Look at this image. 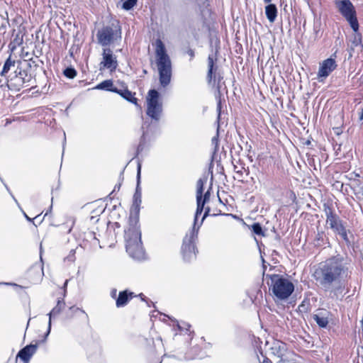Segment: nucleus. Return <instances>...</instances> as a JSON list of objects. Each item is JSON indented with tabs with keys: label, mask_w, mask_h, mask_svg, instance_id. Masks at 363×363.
I'll return each instance as SVG.
<instances>
[{
	"label": "nucleus",
	"mask_w": 363,
	"mask_h": 363,
	"mask_svg": "<svg viewBox=\"0 0 363 363\" xmlns=\"http://www.w3.org/2000/svg\"><path fill=\"white\" fill-rule=\"evenodd\" d=\"M141 164L138 163L137 169V186L133 195L132 208L136 212L137 216H130L129 218V227L125 230V240L126 252L135 259L144 258L145 252L141 241V231L138 225V216L140 206L141 204V189L140 188Z\"/></svg>",
	"instance_id": "nucleus-1"
},
{
	"label": "nucleus",
	"mask_w": 363,
	"mask_h": 363,
	"mask_svg": "<svg viewBox=\"0 0 363 363\" xmlns=\"http://www.w3.org/2000/svg\"><path fill=\"white\" fill-rule=\"evenodd\" d=\"M348 267L340 255L333 256L320 262L313 272L318 285L327 291L348 277Z\"/></svg>",
	"instance_id": "nucleus-2"
},
{
	"label": "nucleus",
	"mask_w": 363,
	"mask_h": 363,
	"mask_svg": "<svg viewBox=\"0 0 363 363\" xmlns=\"http://www.w3.org/2000/svg\"><path fill=\"white\" fill-rule=\"evenodd\" d=\"M162 113V104L160 101V94L155 89H150L147 96V115L157 123ZM157 124L145 121L142 125L143 134L136 150V155L145 150L148 143L155 138Z\"/></svg>",
	"instance_id": "nucleus-3"
},
{
	"label": "nucleus",
	"mask_w": 363,
	"mask_h": 363,
	"mask_svg": "<svg viewBox=\"0 0 363 363\" xmlns=\"http://www.w3.org/2000/svg\"><path fill=\"white\" fill-rule=\"evenodd\" d=\"M269 291L275 301H284L294 291V284L282 275L273 274L266 275Z\"/></svg>",
	"instance_id": "nucleus-4"
},
{
	"label": "nucleus",
	"mask_w": 363,
	"mask_h": 363,
	"mask_svg": "<svg viewBox=\"0 0 363 363\" xmlns=\"http://www.w3.org/2000/svg\"><path fill=\"white\" fill-rule=\"evenodd\" d=\"M156 64L159 72V80L162 86H167L171 81L172 62L164 44L161 39L155 40Z\"/></svg>",
	"instance_id": "nucleus-5"
},
{
	"label": "nucleus",
	"mask_w": 363,
	"mask_h": 363,
	"mask_svg": "<svg viewBox=\"0 0 363 363\" xmlns=\"http://www.w3.org/2000/svg\"><path fill=\"white\" fill-rule=\"evenodd\" d=\"M17 63L18 65L15 72L8 79V86L10 89L19 91L21 88L30 85L33 76L28 71L30 67L29 63L25 62L23 65L20 61H18Z\"/></svg>",
	"instance_id": "nucleus-6"
},
{
	"label": "nucleus",
	"mask_w": 363,
	"mask_h": 363,
	"mask_svg": "<svg viewBox=\"0 0 363 363\" xmlns=\"http://www.w3.org/2000/svg\"><path fill=\"white\" fill-rule=\"evenodd\" d=\"M199 230V226L195 227L194 225L183 240L181 251L185 262H189L196 259L198 251L195 242L198 238Z\"/></svg>",
	"instance_id": "nucleus-7"
},
{
	"label": "nucleus",
	"mask_w": 363,
	"mask_h": 363,
	"mask_svg": "<svg viewBox=\"0 0 363 363\" xmlns=\"http://www.w3.org/2000/svg\"><path fill=\"white\" fill-rule=\"evenodd\" d=\"M96 38L100 45L107 47L121 38V27L118 25L104 26L97 31Z\"/></svg>",
	"instance_id": "nucleus-8"
},
{
	"label": "nucleus",
	"mask_w": 363,
	"mask_h": 363,
	"mask_svg": "<svg viewBox=\"0 0 363 363\" xmlns=\"http://www.w3.org/2000/svg\"><path fill=\"white\" fill-rule=\"evenodd\" d=\"M335 4L341 15L349 22L354 32L359 29L355 9L350 0H335Z\"/></svg>",
	"instance_id": "nucleus-9"
},
{
	"label": "nucleus",
	"mask_w": 363,
	"mask_h": 363,
	"mask_svg": "<svg viewBox=\"0 0 363 363\" xmlns=\"http://www.w3.org/2000/svg\"><path fill=\"white\" fill-rule=\"evenodd\" d=\"M324 211L326 216V223L330 228L340 235L346 242H349L347 230L339 216L333 212L330 206L325 204L324 205Z\"/></svg>",
	"instance_id": "nucleus-10"
},
{
	"label": "nucleus",
	"mask_w": 363,
	"mask_h": 363,
	"mask_svg": "<svg viewBox=\"0 0 363 363\" xmlns=\"http://www.w3.org/2000/svg\"><path fill=\"white\" fill-rule=\"evenodd\" d=\"M216 60V58L212 55H210L208 57V74H207V78H208V82L211 83L213 80L214 81V82H216V79H218V84H217V90H218V96H216V99H217V107H216V110H217V112H218V117H217V123L218 124H219V120H220V112H221V99H220V80L223 79V77L218 74L217 76V74L214 72V71H216L217 69V66H215V63H214V61Z\"/></svg>",
	"instance_id": "nucleus-11"
},
{
	"label": "nucleus",
	"mask_w": 363,
	"mask_h": 363,
	"mask_svg": "<svg viewBox=\"0 0 363 363\" xmlns=\"http://www.w3.org/2000/svg\"><path fill=\"white\" fill-rule=\"evenodd\" d=\"M118 65L117 57L113 55V51L108 48H104L102 52V60L99 64L100 70L107 69L112 72L117 69Z\"/></svg>",
	"instance_id": "nucleus-12"
},
{
	"label": "nucleus",
	"mask_w": 363,
	"mask_h": 363,
	"mask_svg": "<svg viewBox=\"0 0 363 363\" xmlns=\"http://www.w3.org/2000/svg\"><path fill=\"white\" fill-rule=\"evenodd\" d=\"M337 65L334 58L330 57L323 60L319 67L318 72V79L319 82H322L327 78L330 74L336 69Z\"/></svg>",
	"instance_id": "nucleus-13"
},
{
	"label": "nucleus",
	"mask_w": 363,
	"mask_h": 363,
	"mask_svg": "<svg viewBox=\"0 0 363 363\" xmlns=\"http://www.w3.org/2000/svg\"><path fill=\"white\" fill-rule=\"evenodd\" d=\"M65 303L63 299L58 300L55 307H54L52 308V310L48 314V315L49 316L48 330H47L46 333L45 334L43 340L40 341V342H44L46 341V339H47L48 336L49 335L50 330H51L52 318H55V316L59 315L61 313V311H62V309L65 308Z\"/></svg>",
	"instance_id": "nucleus-14"
},
{
	"label": "nucleus",
	"mask_w": 363,
	"mask_h": 363,
	"mask_svg": "<svg viewBox=\"0 0 363 363\" xmlns=\"http://www.w3.org/2000/svg\"><path fill=\"white\" fill-rule=\"evenodd\" d=\"M38 348V343L28 345L21 349L17 357H19L24 363H28L31 357L35 353Z\"/></svg>",
	"instance_id": "nucleus-15"
},
{
	"label": "nucleus",
	"mask_w": 363,
	"mask_h": 363,
	"mask_svg": "<svg viewBox=\"0 0 363 363\" xmlns=\"http://www.w3.org/2000/svg\"><path fill=\"white\" fill-rule=\"evenodd\" d=\"M133 293H128L127 291H121L118 294V296L116 299V306L118 308L125 306L130 299L132 298Z\"/></svg>",
	"instance_id": "nucleus-16"
},
{
	"label": "nucleus",
	"mask_w": 363,
	"mask_h": 363,
	"mask_svg": "<svg viewBox=\"0 0 363 363\" xmlns=\"http://www.w3.org/2000/svg\"><path fill=\"white\" fill-rule=\"evenodd\" d=\"M277 8L274 4H268L265 6V15L270 23H274L277 16Z\"/></svg>",
	"instance_id": "nucleus-17"
},
{
	"label": "nucleus",
	"mask_w": 363,
	"mask_h": 363,
	"mask_svg": "<svg viewBox=\"0 0 363 363\" xmlns=\"http://www.w3.org/2000/svg\"><path fill=\"white\" fill-rule=\"evenodd\" d=\"M327 312H320L313 315V320L316 322L320 328H326L328 325V318L327 316Z\"/></svg>",
	"instance_id": "nucleus-18"
},
{
	"label": "nucleus",
	"mask_w": 363,
	"mask_h": 363,
	"mask_svg": "<svg viewBox=\"0 0 363 363\" xmlns=\"http://www.w3.org/2000/svg\"><path fill=\"white\" fill-rule=\"evenodd\" d=\"M118 92H116V93L119 94L120 96H121L123 99H125L128 101H129L136 106L138 105V99L135 97V93H132L130 91H129L127 89H118Z\"/></svg>",
	"instance_id": "nucleus-19"
},
{
	"label": "nucleus",
	"mask_w": 363,
	"mask_h": 363,
	"mask_svg": "<svg viewBox=\"0 0 363 363\" xmlns=\"http://www.w3.org/2000/svg\"><path fill=\"white\" fill-rule=\"evenodd\" d=\"M95 89H100V90L109 91L114 92V93L118 92V88L113 86V82L111 79H106V80L101 82V83H99V84H97L96 86Z\"/></svg>",
	"instance_id": "nucleus-20"
},
{
	"label": "nucleus",
	"mask_w": 363,
	"mask_h": 363,
	"mask_svg": "<svg viewBox=\"0 0 363 363\" xmlns=\"http://www.w3.org/2000/svg\"><path fill=\"white\" fill-rule=\"evenodd\" d=\"M205 203H206L205 201H202V197H196L197 207H196V213H195L194 223V225H195V227H196V223H197V219H198L199 216L201 215L203 211Z\"/></svg>",
	"instance_id": "nucleus-21"
},
{
	"label": "nucleus",
	"mask_w": 363,
	"mask_h": 363,
	"mask_svg": "<svg viewBox=\"0 0 363 363\" xmlns=\"http://www.w3.org/2000/svg\"><path fill=\"white\" fill-rule=\"evenodd\" d=\"M15 60H13L11 57V55L7 58L6 62H4L3 69L1 72V76H6V74L9 72L11 67L15 65Z\"/></svg>",
	"instance_id": "nucleus-22"
},
{
	"label": "nucleus",
	"mask_w": 363,
	"mask_h": 363,
	"mask_svg": "<svg viewBox=\"0 0 363 363\" xmlns=\"http://www.w3.org/2000/svg\"><path fill=\"white\" fill-rule=\"evenodd\" d=\"M325 233L323 231H318L314 239L313 244L315 247H321L325 244Z\"/></svg>",
	"instance_id": "nucleus-23"
},
{
	"label": "nucleus",
	"mask_w": 363,
	"mask_h": 363,
	"mask_svg": "<svg viewBox=\"0 0 363 363\" xmlns=\"http://www.w3.org/2000/svg\"><path fill=\"white\" fill-rule=\"evenodd\" d=\"M207 180L206 177L200 178L196 182V197H202L203 185Z\"/></svg>",
	"instance_id": "nucleus-24"
},
{
	"label": "nucleus",
	"mask_w": 363,
	"mask_h": 363,
	"mask_svg": "<svg viewBox=\"0 0 363 363\" xmlns=\"http://www.w3.org/2000/svg\"><path fill=\"white\" fill-rule=\"evenodd\" d=\"M252 230L255 235H264L262 227L259 223H255L252 225Z\"/></svg>",
	"instance_id": "nucleus-25"
},
{
	"label": "nucleus",
	"mask_w": 363,
	"mask_h": 363,
	"mask_svg": "<svg viewBox=\"0 0 363 363\" xmlns=\"http://www.w3.org/2000/svg\"><path fill=\"white\" fill-rule=\"evenodd\" d=\"M63 73H64V75H65L66 77L69 78V79H73V78H74V77H76V75H77V71L75 70V69H74V68L71 67H67V68L64 70Z\"/></svg>",
	"instance_id": "nucleus-26"
},
{
	"label": "nucleus",
	"mask_w": 363,
	"mask_h": 363,
	"mask_svg": "<svg viewBox=\"0 0 363 363\" xmlns=\"http://www.w3.org/2000/svg\"><path fill=\"white\" fill-rule=\"evenodd\" d=\"M138 0H125L123 1L122 8L126 11L130 10L137 4Z\"/></svg>",
	"instance_id": "nucleus-27"
},
{
	"label": "nucleus",
	"mask_w": 363,
	"mask_h": 363,
	"mask_svg": "<svg viewBox=\"0 0 363 363\" xmlns=\"http://www.w3.org/2000/svg\"><path fill=\"white\" fill-rule=\"evenodd\" d=\"M219 124H218L216 135L211 140L212 145L214 146V152L218 151V147Z\"/></svg>",
	"instance_id": "nucleus-28"
},
{
	"label": "nucleus",
	"mask_w": 363,
	"mask_h": 363,
	"mask_svg": "<svg viewBox=\"0 0 363 363\" xmlns=\"http://www.w3.org/2000/svg\"><path fill=\"white\" fill-rule=\"evenodd\" d=\"M74 254L75 250H72L69 252V255L65 258V260H68L69 262H74L75 259Z\"/></svg>",
	"instance_id": "nucleus-29"
},
{
	"label": "nucleus",
	"mask_w": 363,
	"mask_h": 363,
	"mask_svg": "<svg viewBox=\"0 0 363 363\" xmlns=\"http://www.w3.org/2000/svg\"><path fill=\"white\" fill-rule=\"evenodd\" d=\"M210 199V191L208 190L202 196V201H205V203L208 202Z\"/></svg>",
	"instance_id": "nucleus-30"
},
{
	"label": "nucleus",
	"mask_w": 363,
	"mask_h": 363,
	"mask_svg": "<svg viewBox=\"0 0 363 363\" xmlns=\"http://www.w3.org/2000/svg\"><path fill=\"white\" fill-rule=\"evenodd\" d=\"M209 213H210V208L209 207H207L205 210V212H204V214L203 216V218L201 219V223L200 225H199V227L201 226V225L202 224V223L203 222L204 219L209 215Z\"/></svg>",
	"instance_id": "nucleus-31"
},
{
	"label": "nucleus",
	"mask_w": 363,
	"mask_h": 363,
	"mask_svg": "<svg viewBox=\"0 0 363 363\" xmlns=\"http://www.w3.org/2000/svg\"><path fill=\"white\" fill-rule=\"evenodd\" d=\"M69 311H70L72 313H75V312H77V311H81L82 313H84V314L86 315V318L88 317V316H87V315L85 313L84 311L81 310V309H80V308H76V307H74V306H72V307H70V308H69Z\"/></svg>",
	"instance_id": "nucleus-32"
},
{
	"label": "nucleus",
	"mask_w": 363,
	"mask_h": 363,
	"mask_svg": "<svg viewBox=\"0 0 363 363\" xmlns=\"http://www.w3.org/2000/svg\"><path fill=\"white\" fill-rule=\"evenodd\" d=\"M4 186H5L6 189V190L9 191V194H10V195L11 196V197L13 198V199L14 200V201L16 203V204H17L18 206H19L18 201L16 200V199L15 198V196L12 194V193L11 192V191H10V189H9V186H8L6 184H4Z\"/></svg>",
	"instance_id": "nucleus-33"
},
{
	"label": "nucleus",
	"mask_w": 363,
	"mask_h": 363,
	"mask_svg": "<svg viewBox=\"0 0 363 363\" xmlns=\"http://www.w3.org/2000/svg\"><path fill=\"white\" fill-rule=\"evenodd\" d=\"M186 53L190 56L191 60L194 57V51L192 49H189Z\"/></svg>",
	"instance_id": "nucleus-34"
},
{
	"label": "nucleus",
	"mask_w": 363,
	"mask_h": 363,
	"mask_svg": "<svg viewBox=\"0 0 363 363\" xmlns=\"http://www.w3.org/2000/svg\"><path fill=\"white\" fill-rule=\"evenodd\" d=\"M23 213L28 221L32 222L36 226V225L33 222V219L30 218L24 211H23Z\"/></svg>",
	"instance_id": "nucleus-35"
},
{
	"label": "nucleus",
	"mask_w": 363,
	"mask_h": 363,
	"mask_svg": "<svg viewBox=\"0 0 363 363\" xmlns=\"http://www.w3.org/2000/svg\"><path fill=\"white\" fill-rule=\"evenodd\" d=\"M259 363H272V362L267 357H264L262 362L259 361Z\"/></svg>",
	"instance_id": "nucleus-36"
},
{
	"label": "nucleus",
	"mask_w": 363,
	"mask_h": 363,
	"mask_svg": "<svg viewBox=\"0 0 363 363\" xmlns=\"http://www.w3.org/2000/svg\"><path fill=\"white\" fill-rule=\"evenodd\" d=\"M116 293H117V290L113 289H112V291H111V296L112 298H116Z\"/></svg>",
	"instance_id": "nucleus-37"
},
{
	"label": "nucleus",
	"mask_w": 363,
	"mask_h": 363,
	"mask_svg": "<svg viewBox=\"0 0 363 363\" xmlns=\"http://www.w3.org/2000/svg\"><path fill=\"white\" fill-rule=\"evenodd\" d=\"M120 188H121L120 184L115 185L114 189H113V191L111 193V194H112L116 191H119Z\"/></svg>",
	"instance_id": "nucleus-38"
},
{
	"label": "nucleus",
	"mask_w": 363,
	"mask_h": 363,
	"mask_svg": "<svg viewBox=\"0 0 363 363\" xmlns=\"http://www.w3.org/2000/svg\"><path fill=\"white\" fill-rule=\"evenodd\" d=\"M4 284H6V285H12L15 287H17V288H19V289H22V286H19L16 284H12V283H4Z\"/></svg>",
	"instance_id": "nucleus-39"
},
{
	"label": "nucleus",
	"mask_w": 363,
	"mask_h": 363,
	"mask_svg": "<svg viewBox=\"0 0 363 363\" xmlns=\"http://www.w3.org/2000/svg\"><path fill=\"white\" fill-rule=\"evenodd\" d=\"M314 31L315 34V38H318L319 29L317 28V26H314Z\"/></svg>",
	"instance_id": "nucleus-40"
},
{
	"label": "nucleus",
	"mask_w": 363,
	"mask_h": 363,
	"mask_svg": "<svg viewBox=\"0 0 363 363\" xmlns=\"http://www.w3.org/2000/svg\"><path fill=\"white\" fill-rule=\"evenodd\" d=\"M52 206L51 205V206H50V208H49V210L45 213V216H44L43 218H44L45 216H48V215L51 212V211H52Z\"/></svg>",
	"instance_id": "nucleus-41"
},
{
	"label": "nucleus",
	"mask_w": 363,
	"mask_h": 363,
	"mask_svg": "<svg viewBox=\"0 0 363 363\" xmlns=\"http://www.w3.org/2000/svg\"><path fill=\"white\" fill-rule=\"evenodd\" d=\"M359 120H363V108L361 111L360 115H359Z\"/></svg>",
	"instance_id": "nucleus-42"
},
{
	"label": "nucleus",
	"mask_w": 363,
	"mask_h": 363,
	"mask_svg": "<svg viewBox=\"0 0 363 363\" xmlns=\"http://www.w3.org/2000/svg\"><path fill=\"white\" fill-rule=\"evenodd\" d=\"M185 326H183V329H186V330H189V328L190 325L189 324H184Z\"/></svg>",
	"instance_id": "nucleus-43"
},
{
	"label": "nucleus",
	"mask_w": 363,
	"mask_h": 363,
	"mask_svg": "<svg viewBox=\"0 0 363 363\" xmlns=\"http://www.w3.org/2000/svg\"><path fill=\"white\" fill-rule=\"evenodd\" d=\"M177 327L179 330H183V328L179 323H177Z\"/></svg>",
	"instance_id": "nucleus-44"
},
{
	"label": "nucleus",
	"mask_w": 363,
	"mask_h": 363,
	"mask_svg": "<svg viewBox=\"0 0 363 363\" xmlns=\"http://www.w3.org/2000/svg\"><path fill=\"white\" fill-rule=\"evenodd\" d=\"M67 282H68V280H66L65 284H64V288L65 289L67 287Z\"/></svg>",
	"instance_id": "nucleus-45"
},
{
	"label": "nucleus",
	"mask_w": 363,
	"mask_h": 363,
	"mask_svg": "<svg viewBox=\"0 0 363 363\" xmlns=\"http://www.w3.org/2000/svg\"><path fill=\"white\" fill-rule=\"evenodd\" d=\"M264 1L266 3V4H269L272 1V0H264Z\"/></svg>",
	"instance_id": "nucleus-46"
},
{
	"label": "nucleus",
	"mask_w": 363,
	"mask_h": 363,
	"mask_svg": "<svg viewBox=\"0 0 363 363\" xmlns=\"http://www.w3.org/2000/svg\"><path fill=\"white\" fill-rule=\"evenodd\" d=\"M64 136L65 137V133H64ZM64 140L65 141L66 140V138H64Z\"/></svg>",
	"instance_id": "nucleus-47"
},
{
	"label": "nucleus",
	"mask_w": 363,
	"mask_h": 363,
	"mask_svg": "<svg viewBox=\"0 0 363 363\" xmlns=\"http://www.w3.org/2000/svg\"><path fill=\"white\" fill-rule=\"evenodd\" d=\"M0 180L3 182V179H2V178H1V177H0Z\"/></svg>",
	"instance_id": "nucleus-48"
}]
</instances>
